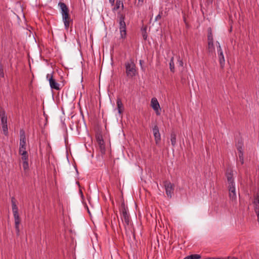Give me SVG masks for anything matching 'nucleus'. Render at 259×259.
I'll return each mask as SVG.
<instances>
[{"label": "nucleus", "instance_id": "1", "mask_svg": "<svg viewBox=\"0 0 259 259\" xmlns=\"http://www.w3.org/2000/svg\"><path fill=\"white\" fill-rule=\"evenodd\" d=\"M234 175L233 171L228 168V188H229V196L230 199L233 201L236 199V194L235 191V184L232 177Z\"/></svg>", "mask_w": 259, "mask_h": 259}, {"label": "nucleus", "instance_id": "2", "mask_svg": "<svg viewBox=\"0 0 259 259\" xmlns=\"http://www.w3.org/2000/svg\"><path fill=\"white\" fill-rule=\"evenodd\" d=\"M11 202L12 205V211L15 220V228L16 231V234L17 236H19L20 232L19 225L21 222V220L18 213V208L16 205V200L13 197L11 198Z\"/></svg>", "mask_w": 259, "mask_h": 259}, {"label": "nucleus", "instance_id": "3", "mask_svg": "<svg viewBox=\"0 0 259 259\" xmlns=\"http://www.w3.org/2000/svg\"><path fill=\"white\" fill-rule=\"evenodd\" d=\"M125 74L128 78H133L138 74V72L136 65L133 59L125 63Z\"/></svg>", "mask_w": 259, "mask_h": 259}, {"label": "nucleus", "instance_id": "4", "mask_svg": "<svg viewBox=\"0 0 259 259\" xmlns=\"http://www.w3.org/2000/svg\"><path fill=\"white\" fill-rule=\"evenodd\" d=\"M0 118L3 133L5 136H8L7 115L5 109L1 106H0Z\"/></svg>", "mask_w": 259, "mask_h": 259}, {"label": "nucleus", "instance_id": "5", "mask_svg": "<svg viewBox=\"0 0 259 259\" xmlns=\"http://www.w3.org/2000/svg\"><path fill=\"white\" fill-rule=\"evenodd\" d=\"M119 17V30L121 38H125L126 36V24L124 21L125 15L120 13H118Z\"/></svg>", "mask_w": 259, "mask_h": 259}, {"label": "nucleus", "instance_id": "6", "mask_svg": "<svg viewBox=\"0 0 259 259\" xmlns=\"http://www.w3.org/2000/svg\"><path fill=\"white\" fill-rule=\"evenodd\" d=\"M164 187L165 189L166 194L168 197L171 198L172 195L174 193V185L170 182L167 181L164 182Z\"/></svg>", "mask_w": 259, "mask_h": 259}, {"label": "nucleus", "instance_id": "7", "mask_svg": "<svg viewBox=\"0 0 259 259\" xmlns=\"http://www.w3.org/2000/svg\"><path fill=\"white\" fill-rule=\"evenodd\" d=\"M153 135L155 139V144L158 145L161 141V136L159 133V128L157 125H155L152 129Z\"/></svg>", "mask_w": 259, "mask_h": 259}, {"label": "nucleus", "instance_id": "8", "mask_svg": "<svg viewBox=\"0 0 259 259\" xmlns=\"http://www.w3.org/2000/svg\"><path fill=\"white\" fill-rule=\"evenodd\" d=\"M50 75L48 74L47 75V78L48 79L50 87L52 89H55L56 90H59V84L56 81L55 79L53 78V75Z\"/></svg>", "mask_w": 259, "mask_h": 259}, {"label": "nucleus", "instance_id": "9", "mask_svg": "<svg viewBox=\"0 0 259 259\" xmlns=\"http://www.w3.org/2000/svg\"><path fill=\"white\" fill-rule=\"evenodd\" d=\"M237 148L238 150V160L240 162L241 164H243L244 163V160L243 153V144L242 142L238 143L237 145Z\"/></svg>", "mask_w": 259, "mask_h": 259}, {"label": "nucleus", "instance_id": "10", "mask_svg": "<svg viewBox=\"0 0 259 259\" xmlns=\"http://www.w3.org/2000/svg\"><path fill=\"white\" fill-rule=\"evenodd\" d=\"M151 105L153 109L155 111L157 115H159L160 113L159 111V110H160L159 104L155 98H153L151 99Z\"/></svg>", "mask_w": 259, "mask_h": 259}, {"label": "nucleus", "instance_id": "11", "mask_svg": "<svg viewBox=\"0 0 259 259\" xmlns=\"http://www.w3.org/2000/svg\"><path fill=\"white\" fill-rule=\"evenodd\" d=\"M62 19L64 23L65 27L66 29H68L70 23L72 22V20L71 19L69 13L62 16Z\"/></svg>", "mask_w": 259, "mask_h": 259}, {"label": "nucleus", "instance_id": "12", "mask_svg": "<svg viewBox=\"0 0 259 259\" xmlns=\"http://www.w3.org/2000/svg\"><path fill=\"white\" fill-rule=\"evenodd\" d=\"M218 51L219 52V62H220V66L222 69H223L224 67V66H225V61L224 56L223 55V52L221 50L220 46H219V47L218 48Z\"/></svg>", "mask_w": 259, "mask_h": 259}, {"label": "nucleus", "instance_id": "13", "mask_svg": "<svg viewBox=\"0 0 259 259\" xmlns=\"http://www.w3.org/2000/svg\"><path fill=\"white\" fill-rule=\"evenodd\" d=\"M120 213L122 215L125 223L126 225L130 224V214L128 213V209L122 210L120 211Z\"/></svg>", "mask_w": 259, "mask_h": 259}, {"label": "nucleus", "instance_id": "14", "mask_svg": "<svg viewBox=\"0 0 259 259\" xmlns=\"http://www.w3.org/2000/svg\"><path fill=\"white\" fill-rule=\"evenodd\" d=\"M58 5L61 9L62 16L69 13V8L65 3L60 2Z\"/></svg>", "mask_w": 259, "mask_h": 259}, {"label": "nucleus", "instance_id": "15", "mask_svg": "<svg viewBox=\"0 0 259 259\" xmlns=\"http://www.w3.org/2000/svg\"><path fill=\"white\" fill-rule=\"evenodd\" d=\"M26 146V138L25 132L23 130L20 131V146Z\"/></svg>", "mask_w": 259, "mask_h": 259}, {"label": "nucleus", "instance_id": "16", "mask_svg": "<svg viewBox=\"0 0 259 259\" xmlns=\"http://www.w3.org/2000/svg\"><path fill=\"white\" fill-rule=\"evenodd\" d=\"M116 103L118 113L119 114H122L124 110V107L120 98H118L117 99Z\"/></svg>", "mask_w": 259, "mask_h": 259}, {"label": "nucleus", "instance_id": "17", "mask_svg": "<svg viewBox=\"0 0 259 259\" xmlns=\"http://www.w3.org/2000/svg\"><path fill=\"white\" fill-rule=\"evenodd\" d=\"M147 25H143L141 29L142 35L144 40H146L148 37V35L147 33Z\"/></svg>", "mask_w": 259, "mask_h": 259}, {"label": "nucleus", "instance_id": "18", "mask_svg": "<svg viewBox=\"0 0 259 259\" xmlns=\"http://www.w3.org/2000/svg\"><path fill=\"white\" fill-rule=\"evenodd\" d=\"M170 141L171 145L175 147L176 144V134L174 132H172L170 134Z\"/></svg>", "mask_w": 259, "mask_h": 259}, {"label": "nucleus", "instance_id": "19", "mask_svg": "<svg viewBox=\"0 0 259 259\" xmlns=\"http://www.w3.org/2000/svg\"><path fill=\"white\" fill-rule=\"evenodd\" d=\"M121 5V7L123 9V4L122 3V0H116V5L114 8H113V10H117L120 8V5Z\"/></svg>", "mask_w": 259, "mask_h": 259}, {"label": "nucleus", "instance_id": "20", "mask_svg": "<svg viewBox=\"0 0 259 259\" xmlns=\"http://www.w3.org/2000/svg\"><path fill=\"white\" fill-rule=\"evenodd\" d=\"M207 39L208 41H212L213 40V36H212V29L211 27H209L207 29Z\"/></svg>", "mask_w": 259, "mask_h": 259}, {"label": "nucleus", "instance_id": "21", "mask_svg": "<svg viewBox=\"0 0 259 259\" xmlns=\"http://www.w3.org/2000/svg\"><path fill=\"white\" fill-rule=\"evenodd\" d=\"M208 49L209 52L213 53L214 51V47L213 46V40L208 41Z\"/></svg>", "mask_w": 259, "mask_h": 259}, {"label": "nucleus", "instance_id": "22", "mask_svg": "<svg viewBox=\"0 0 259 259\" xmlns=\"http://www.w3.org/2000/svg\"><path fill=\"white\" fill-rule=\"evenodd\" d=\"M19 153L20 155H26L27 153L26 151V146H20Z\"/></svg>", "mask_w": 259, "mask_h": 259}, {"label": "nucleus", "instance_id": "23", "mask_svg": "<svg viewBox=\"0 0 259 259\" xmlns=\"http://www.w3.org/2000/svg\"><path fill=\"white\" fill-rule=\"evenodd\" d=\"M169 68H170V71L172 72H175V65H174V58L173 57H172L171 58L170 60Z\"/></svg>", "mask_w": 259, "mask_h": 259}, {"label": "nucleus", "instance_id": "24", "mask_svg": "<svg viewBox=\"0 0 259 259\" xmlns=\"http://www.w3.org/2000/svg\"><path fill=\"white\" fill-rule=\"evenodd\" d=\"M187 256L189 259H200L201 258V255L197 254H191Z\"/></svg>", "mask_w": 259, "mask_h": 259}, {"label": "nucleus", "instance_id": "25", "mask_svg": "<svg viewBox=\"0 0 259 259\" xmlns=\"http://www.w3.org/2000/svg\"><path fill=\"white\" fill-rule=\"evenodd\" d=\"M127 209H128V208L127 206H125L124 201V200H123L121 203L119 211H121L122 210Z\"/></svg>", "mask_w": 259, "mask_h": 259}, {"label": "nucleus", "instance_id": "26", "mask_svg": "<svg viewBox=\"0 0 259 259\" xmlns=\"http://www.w3.org/2000/svg\"><path fill=\"white\" fill-rule=\"evenodd\" d=\"M0 76L2 78L5 77L3 66L1 63H0Z\"/></svg>", "mask_w": 259, "mask_h": 259}, {"label": "nucleus", "instance_id": "27", "mask_svg": "<svg viewBox=\"0 0 259 259\" xmlns=\"http://www.w3.org/2000/svg\"><path fill=\"white\" fill-rule=\"evenodd\" d=\"M22 166L25 170L28 169L29 168L28 162L27 161H22Z\"/></svg>", "mask_w": 259, "mask_h": 259}, {"label": "nucleus", "instance_id": "28", "mask_svg": "<svg viewBox=\"0 0 259 259\" xmlns=\"http://www.w3.org/2000/svg\"><path fill=\"white\" fill-rule=\"evenodd\" d=\"M96 139L97 141H99L100 140H103V136L101 133H97L96 134Z\"/></svg>", "mask_w": 259, "mask_h": 259}, {"label": "nucleus", "instance_id": "29", "mask_svg": "<svg viewBox=\"0 0 259 259\" xmlns=\"http://www.w3.org/2000/svg\"><path fill=\"white\" fill-rule=\"evenodd\" d=\"M22 161H27L28 162V155L27 153L26 155H21Z\"/></svg>", "mask_w": 259, "mask_h": 259}, {"label": "nucleus", "instance_id": "30", "mask_svg": "<svg viewBox=\"0 0 259 259\" xmlns=\"http://www.w3.org/2000/svg\"><path fill=\"white\" fill-rule=\"evenodd\" d=\"M162 13H163L162 11H161V12H159V14L155 18V21H157L161 19V15H162Z\"/></svg>", "mask_w": 259, "mask_h": 259}, {"label": "nucleus", "instance_id": "31", "mask_svg": "<svg viewBox=\"0 0 259 259\" xmlns=\"http://www.w3.org/2000/svg\"><path fill=\"white\" fill-rule=\"evenodd\" d=\"M100 148L101 149V151L102 152H105V144H103L102 145H101L100 146Z\"/></svg>", "mask_w": 259, "mask_h": 259}, {"label": "nucleus", "instance_id": "32", "mask_svg": "<svg viewBox=\"0 0 259 259\" xmlns=\"http://www.w3.org/2000/svg\"><path fill=\"white\" fill-rule=\"evenodd\" d=\"M98 144H99V146L101 145L104 144V140H100L99 141H97Z\"/></svg>", "mask_w": 259, "mask_h": 259}, {"label": "nucleus", "instance_id": "33", "mask_svg": "<svg viewBox=\"0 0 259 259\" xmlns=\"http://www.w3.org/2000/svg\"><path fill=\"white\" fill-rule=\"evenodd\" d=\"M183 20H184V23L185 24L187 23V20H186V17H185V15L183 16Z\"/></svg>", "mask_w": 259, "mask_h": 259}, {"label": "nucleus", "instance_id": "34", "mask_svg": "<svg viewBox=\"0 0 259 259\" xmlns=\"http://www.w3.org/2000/svg\"><path fill=\"white\" fill-rule=\"evenodd\" d=\"M109 1L112 5H114L115 0H109Z\"/></svg>", "mask_w": 259, "mask_h": 259}, {"label": "nucleus", "instance_id": "35", "mask_svg": "<svg viewBox=\"0 0 259 259\" xmlns=\"http://www.w3.org/2000/svg\"><path fill=\"white\" fill-rule=\"evenodd\" d=\"M139 2H138V4H140V5H142V4H143V2H144V0H138Z\"/></svg>", "mask_w": 259, "mask_h": 259}, {"label": "nucleus", "instance_id": "36", "mask_svg": "<svg viewBox=\"0 0 259 259\" xmlns=\"http://www.w3.org/2000/svg\"><path fill=\"white\" fill-rule=\"evenodd\" d=\"M228 259H238V258L235 257H228Z\"/></svg>", "mask_w": 259, "mask_h": 259}, {"label": "nucleus", "instance_id": "37", "mask_svg": "<svg viewBox=\"0 0 259 259\" xmlns=\"http://www.w3.org/2000/svg\"><path fill=\"white\" fill-rule=\"evenodd\" d=\"M143 62H144V61H143V60H141L140 61V65H141V66H142V63H143Z\"/></svg>", "mask_w": 259, "mask_h": 259}, {"label": "nucleus", "instance_id": "38", "mask_svg": "<svg viewBox=\"0 0 259 259\" xmlns=\"http://www.w3.org/2000/svg\"><path fill=\"white\" fill-rule=\"evenodd\" d=\"M185 24H186V27L187 28H188L189 27V25L188 23H186Z\"/></svg>", "mask_w": 259, "mask_h": 259}, {"label": "nucleus", "instance_id": "39", "mask_svg": "<svg viewBox=\"0 0 259 259\" xmlns=\"http://www.w3.org/2000/svg\"><path fill=\"white\" fill-rule=\"evenodd\" d=\"M180 64L181 66H183V63L182 61H180Z\"/></svg>", "mask_w": 259, "mask_h": 259}, {"label": "nucleus", "instance_id": "40", "mask_svg": "<svg viewBox=\"0 0 259 259\" xmlns=\"http://www.w3.org/2000/svg\"><path fill=\"white\" fill-rule=\"evenodd\" d=\"M184 259H189L188 258V256H186V257H185Z\"/></svg>", "mask_w": 259, "mask_h": 259}, {"label": "nucleus", "instance_id": "41", "mask_svg": "<svg viewBox=\"0 0 259 259\" xmlns=\"http://www.w3.org/2000/svg\"><path fill=\"white\" fill-rule=\"evenodd\" d=\"M88 212L90 213V211H89V209L88 208Z\"/></svg>", "mask_w": 259, "mask_h": 259}, {"label": "nucleus", "instance_id": "42", "mask_svg": "<svg viewBox=\"0 0 259 259\" xmlns=\"http://www.w3.org/2000/svg\"><path fill=\"white\" fill-rule=\"evenodd\" d=\"M80 192L81 193V195H82V193L81 190L80 191Z\"/></svg>", "mask_w": 259, "mask_h": 259}, {"label": "nucleus", "instance_id": "43", "mask_svg": "<svg viewBox=\"0 0 259 259\" xmlns=\"http://www.w3.org/2000/svg\"><path fill=\"white\" fill-rule=\"evenodd\" d=\"M209 1H210V2H212L213 0H209Z\"/></svg>", "mask_w": 259, "mask_h": 259}]
</instances>
